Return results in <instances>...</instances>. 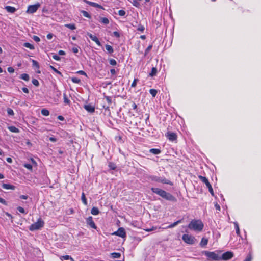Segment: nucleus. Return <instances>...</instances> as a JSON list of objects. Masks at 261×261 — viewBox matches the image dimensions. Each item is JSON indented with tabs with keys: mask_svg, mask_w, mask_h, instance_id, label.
Returning <instances> with one entry per match:
<instances>
[{
	"mask_svg": "<svg viewBox=\"0 0 261 261\" xmlns=\"http://www.w3.org/2000/svg\"><path fill=\"white\" fill-rule=\"evenodd\" d=\"M151 190L152 192L159 195L163 198L172 202H176V198L169 193L158 188H151Z\"/></svg>",
	"mask_w": 261,
	"mask_h": 261,
	"instance_id": "nucleus-1",
	"label": "nucleus"
},
{
	"mask_svg": "<svg viewBox=\"0 0 261 261\" xmlns=\"http://www.w3.org/2000/svg\"><path fill=\"white\" fill-rule=\"evenodd\" d=\"M203 224L201 220L194 219L190 222L188 227L190 229L200 232L203 229Z\"/></svg>",
	"mask_w": 261,
	"mask_h": 261,
	"instance_id": "nucleus-2",
	"label": "nucleus"
},
{
	"mask_svg": "<svg viewBox=\"0 0 261 261\" xmlns=\"http://www.w3.org/2000/svg\"><path fill=\"white\" fill-rule=\"evenodd\" d=\"M149 179L151 181H154L158 182H161L163 184H168L170 185H173V182L170 180L167 179L164 177H160L157 176L151 175L149 177Z\"/></svg>",
	"mask_w": 261,
	"mask_h": 261,
	"instance_id": "nucleus-3",
	"label": "nucleus"
},
{
	"mask_svg": "<svg viewBox=\"0 0 261 261\" xmlns=\"http://www.w3.org/2000/svg\"><path fill=\"white\" fill-rule=\"evenodd\" d=\"M44 224V221L41 219V218H39L36 222L32 224L30 226L29 230L33 231L40 229L41 228L43 227Z\"/></svg>",
	"mask_w": 261,
	"mask_h": 261,
	"instance_id": "nucleus-4",
	"label": "nucleus"
},
{
	"mask_svg": "<svg viewBox=\"0 0 261 261\" xmlns=\"http://www.w3.org/2000/svg\"><path fill=\"white\" fill-rule=\"evenodd\" d=\"M182 239L185 243L188 244H194L196 242V240L194 237L187 234H183Z\"/></svg>",
	"mask_w": 261,
	"mask_h": 261,
	"instance_id": "nucleus-5",
	"label": "nucleus"
},
{
	"mask_svg": "<svg viewBox=\"0 0 261 261\" xmlns=\"http://www.w3.org/2000/svg\"><path fill=\"white\" fill-rule=\"evenodd\" d=\"M198 178L200 179V180L201 181H202L203 183H204L206 185V186L207 188L208 189V191L210 192V193L211 194V195L212 196H214V191H213L212 187L211 185L210 184V183L209 182L208 179L205 177L202 176L201 175H199L198 176Z\"/></svg>",
	"mask_w": 261,
	"mask_h": 261,
	"instance_id": "nucleus-6",
	"label": "nucleus"
},
{
	"mask_svg": "<svg viewBox=\"0 0 261 261\" xmlns=\"http://www.w3.org/2000/svg\"><path fill=\"white\" fill-rule=\"evenodd\" d=\"M204 254L209 258L214 260H219L221 259V257H220L217 253L214 252H209V251H205Z\"/></svg>",
	"mask_w": 261,
	"mask_h": 261,
	"instance_id": "nucleus-7",
	"label": "nucleus"
},
{
	"mask_svg": "<svg viewBox=\"0 0 261 261\" xmlns=\"http://www.w3.org/2000/svg\"><path fill=\"white\" fill-rule=\"evenodd\" d=\"M113 235H115L124 238L126 237V232L125 229L123 227H120L118 228L117 231L113 232Z\"/></svg>",
	"mask_w": 261,
	"mask_h": 261,
	"instance_id": "nucleus-8",
	"label": "nucleus"
},
{
	"mask_svg": "<svg viewBox=\"0 0 261 261\" xmlns=\"http://www.w3.org/2000/svg\"><path fill=\"white\" fill-rule=\"evenodd\" d=\"M233 256V254L232 252L230 251H227L225 253H224L222 257H221V259H222L224 260H227L230 259H231Z\"/></svg>",
	"mask_w": 261,
	"mask_h": 261,
	"instance_id": "nucleus-9",
	"label": "nucleus"
},
{
	"mask_svg": "<svg viewBox=\"0 0 261 261\" xmlns=\"http://www.w3.org/2000/svg\"><path fill=\"white\" fill-rule=\"evenodd\" d=\"M39 4L30 5L28 7L27 12L29 13H33L35 12L39 7Z\"/></svg>",
	"mask_w": 261,
	"mask_h": 261,
	"instance_id": "nucleus-10",
	"label": "nucleus"
},
{
	"mask_svg": "<svg viewBox=\"0 0 261 261\" xmlns=\"http://www.w3.org/2000/svg\"><path fill=\"white\" fill-rule=\"evenodd\" d=\"M86 223L90 227H91L93 229H96L97 228V227H96L95 223L93 221V219H92V217H91V216L89 217L86 219Z\"/></svg>",
	"mask_w": 261,
	"mask_h": 261,
	"instance_id": "nucleus-11",
	"label": "nucleus"
},
{
	"mask_svg": "<svg viewBox=\"0 0 261 261\" xmlns=\"http://www.w3.org/2000/svg\"><path fill=\"white\" fill-rule=\"evenodd\" d=\"M87 35L89 37V38L92 40L94 41L98 46H101V43L96 36H94L92 34H91V33H88V32L87 33Z\"/></svg>",
	"mask_w": 261,
	"mask_h": 261,
	"instance_id": "nucleus-12",
	"label": "nucleus"
},
{
	"mask_svg": "<svg viewBox=\"0 0 261 261\" xmlns=\"http://www.w3.org/2000/svg\"><path fill=\"white\" fill-rule=\"evenodd\" d=\"M84 2H85L86 4H89V5H90L92 7L98 8H100L101 9H104L103 7L102 6H101L96 3L88 1L87 0H84Z\"/></svg>",
	"mask_w": 261,
	"mask_h": 261,
	"instance_id": "nucleus-13",
	"label": "nucleus"
},
{
	"mask_svg": "<svg viewBox=\"0 0 261 261\" xmlns=\"http://www.w3.org/2000/svg\"><path fill=\"white\" fill-rule=\"evenodd\" d=\"M84 108L89 113H93L95 111V107L91 105H86L84 106Z\"/></svg>",
	"mask_w": 261,
	"mask_h": 261,
	"instance_id": "nucleus-14",
	"label": "nucleus"
},
{
	"mask_svg": "<svg viewBox=\"0 0 261 261\" xmlns=\"http://www.w3.org/2000/svg\"><path fill=\"white\" fill-rule=\"evenodd\" d=\"M167 137L169 140L172 141L175 140L177 138L176 134L174 133H168Z\"/></svg>",
	"mask_w": 261,
	"mask_h": 261,
	"instance_id": "nucleus-15",
	"label": "nucleus"
},
{
	"mask_svg": "<svg viewBox=\"0 0 261 261\" xmlns=\"http://www.w3.org/2000/svg\"><path fill=\"white\" fill-rule=\"evenodd\" d=\"M2 187L3 189L7 190H14L15 189V187L14 186L7 184H3Z\"/></svg>",
	"mask_w": 261,
	"mask_h": 261,
	"instance_id": "nucleus-16",
	"label": "nucleus"
},
{
	"mask_svg": "<svg viewBox=\"0 0 261 261\" xmlns=\"http://www.w3.org/2000/svg\"><path fill=\"white\" fill-rule=\"evenodd\" d=\"M5 9L6 10L7 12L11 13H14L16 10L15 8L10 6H6Z\"/></svg>",
	"mask_w": 261,
	"mask_h": 261,
	"instance_id": "nucleus-17",
	"label": "nucleus"
},
{
	"mask_svg": "<svg viewBox=\"0 0 261 261\" xmlns=\"http://www.w3.org/2000/svg\"><path fill=\"white\" fill-rule=\"evenodd\" d=\"M149 152L153 154H159L161 153V150L159 149L152 148L150 149Z\"/></svg>",
	"mask_w": 261,
	"mask_h": 261,
	"instance_id": "nucleus-18",
	"label": "nucleus"
},
{
	"mask_svg": "<svg viewBox=\"0 0 261 261\" xmlns=\"http://www.w3.org/2000/svg\"><path fill=\"white\" fill-rule=\"evenodd\" d=\"M8 129L10 131L13 133H17L19 132V130L17 127L13 126L8 127Z\"/></svg>",
	"mask_w": 261,
	"mask_h": 261,
	"instance_id": "nucleus-19",
	"label": "nucleus"
},
{
	"mask_svg": "<svg viewBox=\"0 0 261 261\" xmlns=\"http://www.w3.org/2000/svg\"><path fill=\"white\" fill-rule=\"evenodd\" d=\"M91 213L93 215H97L99 214V211L97 207H93L91 210Z\"/></svg>",
	"mask_w": 261,
	"mask_h": 261,
	"instance_id": "nucleus-20",
	"label": "nucleus"
},
{
	"mask_svg": "<svg viewBox=\"0 0 261 261\" xmlns=\"http://www.w3.org/2000/svg\"><path fill=\"white\" fill-rule=\"evenodd\" d=\"M207 243L208 240L206 238H203L200 242V244L202 247H204L207 244Z\"/></svg>",
	"mask_w": 261,
	"mask_h": 261,
	"instance_id": "nucleus-21",
	"label": "nucleus"
},
{
	"mask_svg": "<svg viewBox=\"0 0 261 261\" xmlns=\"http://www.w3.org/2000/svg\"><path fill=\"white\" fill-rule=\"evenodd\" d=\"M181 222V220H178V221L174 222L173 223L170 224V225H169L167 227V228H173L174 227L176 226L177 225L180 223Z\"/></svg>",
	"mask_w": 261,
	"mask_h": 261,
	"instance_id": "nucleus-22",
	"label": "nucleus"
},
{
	"mask_svg": "<svg viewBox=\"0 0 261 261\" xmlns=\"http://www.w3.org/2000/svg\"><path fill=\"white\" fill-rule=\"evenodd\" d=\"M157 73V69L156 67H152L151 69V71L149 73V75L151 76H154L156 75Z\"/></svg>",
	"mask_w": 261,
	"mask_h": 261,
	"instance_id": "nucleus-23",
	"label": "nucleus"
},
{
	"mask_svg": "<svg viewBox=\"0 0 261 261\" xmlns=\"http://www.w3.org/2000/svg\"><path fill=\"white\" fill-rule=\"evenodd\" d=\"M106 49L110 54L113 53L114 52V49L113 47L108 44L106 45L105 46Z\"/></svg>",
	"mask_w": 261,
	"mask_h": 261,
	"instance_id": "nucleus-24",
	"label": "nucleus"
},
{
	"mask_svg": "<svg viewBox=\"0 0 261 261\" xmlns=\"http://www.w3.org/2000/svg\"><path fill=\"white\" fill-rule=\"evenodd\" d=\"M111 255L112 257L113 258H118L120 257L121 253L117 252H113L111 254Z\"/></svg>",
	"mask_w": 261,
	"mask_h": 261,
	"instance_id": "nucleus-25",
	"label": "nucleus"
},
{
	"mask_svg": "<svg viewBox=\"0 0 261 261\" xmlns=\"http://www.w3.org/2000/svg\"><path fill=\"white\" fill-rule=\"evenodd\" d=\"M20 78L26 81H28L30 79L29 76L28 74L23 73L20 75Z\"/></svg>",
	"mask_w": 261,
	"mask_h": 261,
	"instance_id": "nucleus-26",
	"label": "nucleus"
},
{
	"mask_svg": "<svg viewBox=\"0 0 261 261\" xmlns=\"http://www.w3.org/2000/svg\"><path fill=\"white\" fill-rule=\"evenodd\" d=\"M63 99H64V102L67 105H69L70 103V101L68 98L66 94L65 93L63 94Z\"/></svg>",
	"mask_w": 261,
	"mask_h": 261,
	"instance_id": "nucleus-27",
	"label": "nucleus"
},
{
	"mask_svg": "<svg viewBox=\"0 0 261 261\" xmlns=\"http://www.w3.org/2000/svg\"><path fill=\"white\" fill-rule=\"evenodd\" d=\"M23 46L27 47V48H28L30 49H34V46L30 44V43H28V42H25L23 44Z\"/></svg>",
	"mask_w": 261,
	"mask_h": 261,
	"instance_id": "nucleus-28",
	"label": "nucleus"
},
{
	"mask_svg": "<svg viewBox=\"0 0 261 261\" xmlns=\"http://www.w3.org/2000/svg\"><path fill=\"white\" fill-rule=\"evenodd\" d=\"M100 22L105 24H108L109 23V20L107 18L102 17L100 18Z\"/></svg>",
	"mask_w": 261,
	"mask_h": 261,
	"instance_id": "nucleus-29",
	"label": "nucleus"
},
{
	"mask_svg": "<svg viewBox=\"0 0 261 261\" xmlns=\"http://www.w3.org/2000/svg\"><path fill=\"white\" fill-rule=\"evenodd\" d=\"M65 27L68 28L71 30H74L76 29V27L74 24H65Z\"/></svg>",
	"mask_w": 261,
	"mask_h": 261,
	"instance_id": "nucleus-30",
	"label": "nucleus"
},
{
	"mask_svg": "<svg viewBox=\"0 0 261 261\" xmlns=\"http://www.w3.org/2000/svg\"><path fill=\"white\" fill-rule=\"evenodd\" d=\"M41 114L43 116H47L49 115V112L47 109H43L41 110Z\"/></svg>",
	"mask_w": 261,
	"mask_h": 261,
	"instance_id": "nucleus-31",
	"label": "nucleus"
},
{
	"mask_svg": "<svg viewBox=\"0 0 261 261\" xmlns=\"http://www.w3.org/2000/svg\"><path fill=\"white\" fill-rule=\"evenodd\" d=\"M81 199L83 203L86 205H87V200L84 193H82V194Z\"/></svg>",
	"mask_w": 261,
	"mask_h": 261,
	"instance_id": "nucleus-32",
	"label": "nucleus"
},
{
	"mask_svg": "<svg viewBox=\"0 0 261 261\" xmlns=\"http://www.w3.org/2000/svg\"><path fill=\"white\" fill-rule=\"evenodd\" d=\"M81 13L83 14V15L84 17L88 18H91L90 15L87 11L82 10V11H81Z\"/></svg>",
	"mask_w": 261,
	"mask_h": 261,
	"instance_id": "nucleus-33",
	"label": "nucleus"
},
{
	"mask_svg": "<svg viewBox=\"0 0 261 261\" xmlns=\"http://www.w3.org/2000/svg\"><path fill=\"white\" fill-rule=\"evenodd\" d=\"M150 93L152 95L153 97H155L157 94V91L155 89H151L149 90Z\"/></svg>",
	"mask_w": 261,
	"mask_h": 261,
	"instance_id": "nucleus-34",
	"label": "nucleus"
},
{
	"mask_svg": "<svg viewBox=\"0 0 261 261\" xmlns=\"http://www.w3.org/2000/svg\"><path fill=\"white\" fill-rule=\"evenodd\" d=\"M235 228L236 230V233L238 236H240V229L239 227V225L237 222H235L234 223Z\"/></svg>",
	"mask_w": 261,
	"mask_h": 261,
	"instance_id": "nucleus-35",
	"label": "nucleus"
},
{
	"mask_svg": "<svg viewBox=\"0 0 261 261\" xmlns=\"http://www.w3.org/2000/svg\"><path fill=\"white\" fill-rule=\"evenodd\" d=\"M132 4L134 6L137 8H139L140 6V3L137 1L136 0L133 1V2H132Z\"/></svg>",
	"mask_w": 261,
	"mask_h": 261,
	"instance_id": "nucleus-36",
	"label": "nucleus"
},
{
	"mask_svg": "<svg viewBox=\"0 0 261 261\" xmlns=\"http://www.w3.org/2000/svg\"><path fill=\"white\" fill-rule=\"evenodd\" d=\"M109 63L111 65H113V66H115L117 64L116 61L113 59H110Z\"/></svg>",
	"mask_w": 261,
	"mask_h": 261,
	"instance_id": "nucleus-37",
	"label": "nucleus"
},
{
	"mask_svg": "<svg viewBox=\"0 0 261 261\" xmlns=\"http://www.w3.org/2000/svg\"><path fill=\"white\" fill-rule=\"evenodd\" d=\"M50 68L51 69L53 70H54L55 72L58 73V74L61 75V72L59 71H58L56 68H55L54 67H53L51 65H50L49 66Z\"/></svg>",
	"mask_w": 261,
	"mask_h": 261,
	"instance_id": "nucleus-38",
	"label": "nucleus"
},
{
	"mask_svg": "<svg viewBox=\"0 0 261 261\" xmlns=\"http://www.w3.org/2000/svg\"><path fill=\"white\" fill-rule=\"evenodd\" d=\"M71 81L74 83H79L81 81L79 78L75 77H72Z\"/></svg>",
	"mask_w": 261,
	"mask_h": 261,
	"instance_id": "nucleus-39",
	"label": "nucleus"
},
{
	"mask_svg": "<svg viewBox=\"0 0 261 261\" xmlns=\"http://www.w3.org/2000/svg\"><path fill=\"white\" fill-rule=\"evenodd\" d=\"M17 210L21 213L27 214V213L25 212L24 209L23 207H21V206H18L17 207Z\"/></svg>",
	"mask_w": 261,
	"mask_h": 261,
	"instance_id": "nucleus-40",
	"label": "nucleus"
},
{
	"mask_svg": "<svg viewBox=\"0 0 261 261\" xmlns=\"http://www.w3.org/2000/svg\"><path fill=\"white\" fill-rule=\"evenodd\" d=\"M33 66L39 68V63L35 60H32Z\"/></svg>",
	"mask_w": 261,
	"mask_h": 261,
	"instance_id": "nucleus-41",
	"label": "nucleus"
},
{
	"mask_svg": "<svg viewBox=\"0 0 261 261\" xmlns=\"http://www.w3.org/2000/svg\"><path fill=\"white\" fill-rule=\"evenodd\" d=\"M7 111L9 115L13 116L14 115V112L12 109L8 108Z\"/></svg>",
	"mask_w": 261,
	"mask_h": 261,
	"instance_id": "nucleus-42",
	"label": "nucleus"
},
{
	"mask_svg": "<svg viewBox=\"0 0 261 261\" xmlns=\"http://www.w3.org/2000/svg\"><path fill=\"white\" fill-rule=\"evenodd\" d=\"M32 82V84L36 86H38L39 85L38 81L36 79H33Z\"/></svg>",
	"mask_w": 261,
	"mask_h": 261,
	"instance_id": "nucleus-43",
	"label": "nucleus"
},
{
	"mask_svg": "<svg viewBox=\"0 0 261 261\" xmlns=\"http://www.w3.org/2000/svg\"><path fill=\"white\" fill-rule=\"evenodd\" d=\"M125 11L123 10H120L118 11V14L121 16H123L125 15Z\"/></svg>",
	"mask_w": 261,
	"mask_h": 261,
	"instance_id": "nucleus-44",
	"label": "nucleus"
},
{
	"mask_svg": "<svg viewBox=\"0 0 261 261\" xmlns=\"http://www.w3.org/2000/svg\"><path fill=\"white\" fill-rule=\"evenodd\" d=\"M24 167H25L27 169L30 170H31L32 169V166L29 164H25L24 165Z\"/></svg>",
	"mask_w": 261,
	"mask_h": 261,
	"instance_id": "nucleus-45",
	"label": "nucleus"
},
{
	"mask_svg": "<svg viewBox=\"0 0 261 261\" xmlns=\"http://www.w3.org/2000/svg\"><path fill=\"white\" fill-rule=\"evenodd\" d=\"M53 58L56 61H60L61 60V58L57 55H54L53 56Z\"/></svg>",
	"mask_w": 261,
	"mask_h": 261,
	"instance_id": "nucleus-46",
	"label": "nucleus"
},
{
	"mask_svg": "<svg viewBox=\"0 0 261 261\" xmlns=\"http://www.w3.org/2000/svg\"><path fill=\"white\" fill-rule=\"evenodd\" d=\"M62 258H63L65 260H68L69 259L73 260L72 258L69 255L62 256Z\"/></svg>",
	"mask_w": 261,
	"mask_h": 261,
	"instance_id": "nucleus-47",
	"label": "nucleus"
},
{
	"mask_svg": "<svg viewBox=\"0 0 261 261\" xmlns=\"http://www.w3.org/2000/svg\"><path fill=\"white\" fill-rule=\"evenodd\" d=\"M33 39L35 41L37 42H39L40 41V38L37 36H34Z\"/></svg>",
	"mask_w": 261,
	"mask_h": 261,
	"instance_id": "nucleus-48",
	"label": "nucleus"
},
{
	"mask_svg": "<svg viewBox=\"0 0 261 261\" xmlns=\"http://www.w3.org/2000/svg\"><path fill=\"white\" fill-rule=\"evenodd\" d=\"M137 30L141 32H143L144 30V27L143 25H140L138 26Z\"/></svg>",
	"mask_w": 261,
	"mask_h": 261,
	"instance_id": "nucleus-49",
	"label": "nucleus"
},
{
	"mask_svg": "<svg viewBox=\"0 0 261 261\" xmlns=\"http://www.w3.org/2000/svg\"><path fill=\"white\" fill-rule=\"evenodd\" d=\"M138 81V79H135L134 80V81L133 82L132 84V85L131 86L132 87H135L136 86V84H137V82Z\"/></svg>",
	"mask_w": 261,
	"mask_h": 261,
	"instance_id": "nucleus-50",
	"label": "nucleus"
},
{
	"mask_svg": "<svg viewBox=\"0 0 261 261\" xmlns=\"http://www.w3.org/2000/svg\"><path fill=\"white\" fill-rule=\"evenodd\" d=\"M7 70L9 73H13L14 72V69H13V67H8Z\"/></svg>",
	"mask_w": 261,
	"mask_h": 261,
	"instance_id": "nucleus-51",
	"label": "nucleus"
},
{
	"mask_svg": "<svg viewBox=\"0 0 261 261\" xmlns=\"http://www.w3.org/2000/svg\"><path fill=\"white\" fill-rule=\"evenodd\" d=\"M0 203L4 204V205H7V202L6 201V200L4 199H3L2 198H1L0 197Z\"/></svg>",
	"mask_w": 261,
	"mask_h": 261,
	"instance_id": "nucleus-52",
	"label": "nucleus"
},
{
	"mask_svg": "<svg viewBox=\"0 0 261 261\" xmlns=\"http://www.w3.org/2000/svg\"><path fill=\"white\" fill-rule=\"evenodd\" d=\"M113 35L117 38H119L120 37V34H119V32L117 31L114 32Z\"/></svg>",
	"mask_w": 261,
	"mask_h": 261,
	"instance_id": "nucleus-53",
	"label": "nucleus"
},
{
	"mask_svg": "<svg viewBox=\"0 0 261 261\" xmlns=\"http://www.w3.org/2000/svg\"><path fill=\"white\" fill-rule=\"evenodd\" d=\"M252 259V257L251 255H248L244 261H251Z\"/></svg>",
	"mask_w": 261,
	"mask_h": 261,
	"instance_id": "nucleus-54",
	"label": "nucleus"
},
{
	"mask_svg": "<svg viewBox=\"0 0 261 261\" xmlns=\"http://www.w3.org/2000/svg\"><path fill=\"white\" fill-rule=\"evenodd\" d=\"M156 228H156V227H152L151 228H150V229H145V230H146V231L149 232V231H151L155 230H156Z\"/></svg>",
	"mask_w": 261,
	"mask_h": 261,
	"instance_id": "nucleus-55",
	"label": "nucleus"
},
{
	"mask_svg": "<svg viewBox=\"0 0 261 261\" xmlns=\"http://www.w3.org/2000/svg\"><path fill=\"white\" fill-rule=\"evenodd\" d=\"M151 48L152 45H149V46H148V47L145 50V54H147L148 52H149L150 50L151 49Z\"/></svg>",
	"mask_w": 261,
	"mask_h": 261,
	"instance_id": "nucleus-56",
	"label": "nucleus"
},
{
	"mask_svg": "<svg viewBox=\"0 0 261 261\" xmlns=\"http://www.w3.org/2000/svg\"><path fill=\"white\" fill-rule=\"evenodd\" d=\"M47 38L49 40H50L53 38V34L51 33H49L47 35Z\"/></svg>",
	"mask_w": 261,
	"mask_h": 261,
	"instance_id": "nucleus-57",
	"label": "nucleus"
},
{
	"mask_svg": "<svg viewBox=\"0 0 261 261\" xmlns=\"http://www.w3.org/2000/svg\"><path fill=\"white\" fill-rule=\"evenodd\" d=\"M72 50V51L75 54L77 53L79 51V49H78L77 47H73Z\"/></svg>",
	"mask_w": 261,
	"mask_h": 261,
	"instance_id": "nucleus-58",
	"label": "nucleus"
},
{
	"mask_svg": "<svg viewBox=\"0 0 261 261\" xmlns=\"http://www.w3.org/2000/svg\"><path fill=\"white\" fill-rule=\"evenodd\" d=\"M22 90L23 92L25 93H29V90L27 88L23 87V88H22Z\"/></svg>",
	"mask_w": 261,
	"mask_h": 261,
	"instance_id": "nucleus-59",
	"label": "nucleus"
},
{
	"mask_svg": "<svg viewBox=\"0 0 261 261\" xmlns=\"http://www.w3.org/2000/svg\"><path fill=\"white\" fill-rule=\"evenodd\" d=\"M58 54L59 55H65L66 54L65 52L62 50H59Z\"/></svg>",
	"mask_w": 261,
	"mask_h": 261,
	"instance_id": "nucleus-60",
	"label": "nucleus"
},
{
	"mask_svg": "<svg viewBox=\"0 0 261 261\" xmlns=\"http://www.w3.org/2000/svg\"><path fill=\"white\" fill-rule=\"evenodd\" d=\"M20 198L21 199H28V196H27V195H21V196H20Z\"/></svg>",
	"mask_w": 261,
	"mask_h": 261,
	"instance_id": "nucleus-61",
	"label": "nucleus"
},
{
	"mask_svg": "<svg viewBox=\"0 0 261 261\" xmlns=\"http://www.w3.org/2000/svg\"><path fill=\"white\" fill-rule=\"evenodd\" d=\"M110 72L113 75H115L116 73V70L114 69H111L110 70Z\"/></svg>",
	"mask_w": 261,
	"mask_h": 261,
	"instance_id": "nucleus-62",
	"label": "nucleus"
},
{
	"mask_svg": "<svg viewBox=\"0 0 261 261\" xmlns=\"http://www.w3.org/2000/svg\"><path fill=\"white\" fill-rule=\"evenodd\" d=\"M49 140L50 141L53 142H56L57 141V139L55 138H54V137H50L49 138Z\"/></svg>",
	"mask_w": 261,
	"mask_h": 261,
	"instance_id": "nucleus-63",
	"label": "nucleus"
},
{
	"mask_svg": "<svg viewBox=\"0 0 261 261\" xmlns=\"http://www.w3.org/2000/svg\"><path fill=\"white\" fill-rule=\"evenodd\" d=\"M215 206L216 208V210H218V211H220V206L219 204H218L217 203H216L215 205Z\"/></svg>",
	"mask_w": 261,
	"mask_h": 261,
	"instance_id": "nucleus-64",
	"label": "nucleus"
}]
</instances>
